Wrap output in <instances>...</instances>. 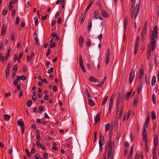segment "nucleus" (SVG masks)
<instances>
[{"instance_id":"f257e3e1","label":"nucleus","mask_w":159,"mask_h":159,"mask_svg":"<svg viewBox=\"0 0 159 159\" xmlns=\"http://www.w3.org/2000/svg\"><path fill=\"white\" fill-rule=\"evenodd\" d=\"M152 32V34L150 36V39L152 47V50L154 51L156 47V43L154 38H157L158 35L157 26L155 25L153 29V31Z\"/></svg>"},{"instance_id":"f03ea898","label":"nucleus","mask_w":159,"mask_h":159,"mask_svg":"<svg viewBox=\"0 0 159 159\" xmlns=\"http://www.w3.org/2000/svg\"><path fill=\"white\" fill-rule=\"evenodd\" d=\"M111 134L110 133L109 137L110 139L108 141V148L107 159H113V150H114V143L112 142L111 137Z\"/></svg>"},{"instance_id":"7ed1b4c3","label":"nucleus","mask_w":159,"mask_h":159,"mask_svg":"<svg viewBox=\"0 0 159 159\" xmlns=\"http://www.w3.org/2000/svg\"><path fill=\"white\" fill-rule=\"evenodd\" d=\"M100 140L99 141V149L102 150V145H104L105 143V139L103 136H101V133L100 134Z\"/></svg>"},{"instance_id":"20e7f679","label":"nucleus","mask_w":159,"mask_h":159,"mask_svg":"<svg viewBox=\"0 0 159 159\" xmlns=\"http://www.w3.org/2000/svg\"><path fill=\"white\" fill-rule=\"evenodd\" d=\"M110 56V51L109 48H108L107 50V53L106 55L105 62L106 66L108 65L109 61Z\"/></svg>"},{"instance_id":"39448f33","label":"nucleus","mask_w":159,"mask_h":159,"mask_svg":"<svg viewBox=\"0 0 159 159\" xmlns=\"http://www.w3.org/2000/svg\"><path fill=\"white\" fill-rule=\"evenodd\" d=\"M79 65L83 72H86V70L84 67V65L83 63V58L82 56L80 55L79 57Z\"/></svg>"},{"instance_id":"423d86ee","label":"nucleus","mask_w":159,"mask_h":159,"mask_svg":"<svg viewBox=\"0 0 159 159\" xmlns=\"http://www.w3.org/2000/svg\"><path fill=\"white\" fill-rule=\"evenodd\" d=\"M146 128L143 127V131L142 136L143 138V141L145 142H146V139L147 137V130Z\"/></svg>"},{"instance_id":"0eeeda50","label":"nucleus","mask_w":159,"mask_h":159,"mask_svg":"<svg viewBox=\"0 0 159 159\" xmlns=\"http://www.w3.org/2000/svg\"><path fill=\"white\" fill-rule=\"evenodd\" d=\"M134 74V70H132L131 73L129 74V83H131L132 82L133 80V78Z\"/></svg>"},{"instance_id":"6e6552de","label":"nucleus","mask_w":159,"mask_h":159,"mask_svg":"<svg viewBox=\"0 0 159 159\" xmlns=\"http://www.w3.org/2000/svg\"><path fill=\"white\" fill-rule=\"evenodd\" d=\"M121 98H120V94H119L118 98H117V104H116V110L117 111H118V110L119 109V105L121 102Z\"/></svg>"},{"instance_id":"1a4fd4ad","label":"nucleus","mask_w":159,"mask_h":159,"mask_svg":"<svg viewBox=\"0 0 159 159\" xmlns=\"http://www.w3.org/2000/svg\"><path fill=\"white\" fill-rule=\"evenodd\" d=\"M147 30H142V32L141 39L143 41L146 38Z\"/></svg>"},{"instance_id":"9d476101","label":"nucleus","mask_w":159,"mask_h":159,"mask_svg":"<svg viewBox=\"0 0 159 159\" xmlns=\"http://www.w3.org/2000/svg\"><path fill=\"white\" fill-rule=\"evenodd\" d=\"M154 147H156L158 145V138L157 135L155 134L154 136Z\"/></svg>"},{"instance_id":"9b49d317","label":"nucleus","mask_w":159,"mask_h":159,"mask_svg":"<svg viewBox=\"0 0 159 159\" xmlns=\"http://www.w3.org/2000/svg\"><path fill=\"white\" fill-rule=\"evenodd\" d=\"M36 144L38 148H41L42 150H44L45 149L46 147L43 144H41L39 142L37 141L36 142Z\"/></svg>"},{"instance_id":"f8f14e48","label":"nucleus","mask_w":159,"mask_h":159,"mask_svg":"<svg viewBox=\"0 0 159 159\" xmlns=\"http://www.w3.org/2000/svg\"><path fill=\"white\" fill-rule=\"evenodd\" d=\"M143 74V70L142 68H141V69H140L139 70V78L140 80H141L142 79Z\"/></svg>"},{"instance_id":"ddd939ff","label":"nucleus","mask_w":159,"mask_h":159,"mask_svg":"<svg viewBox=\"0 0 159 159\" xmlns=\"http://www.w3.org/2000/svg\"><path fill=\"white\" fill-rule=\"evenodd\" d=\"M101 14L102 15L103 17L107 18H108L109 16L108 14L106 11L104 10L101 11Z\"/></svg>"},{"instance_id":"4468645a","label":"nucleus","mask_w":159,"mask_h":159,"mask_svg":"<svg viewBox=\"0 0 159 159\" xmlns=\"http://www.w3.org/2000/svg\"><path fill=\"white\" fill-rule=\"evenodd\" d=\"M149 121V116H148L147 117V118L145 122L144 125L143 127L147 128L148 125V123Z\"/></svg>"},{"instance_id":"2eb2a0df","label":"nucleus","mask_w":159,"mask_h":159,"mask_svg":"<svg viewBox=\"0 0 159 159\" xmlns=\"http://www.w3.org/2000/svg\"><path fill=\"white\" fill-rule=\"evenodd\" d=\"M128 19L127 18H125L124 21V28L125 30L127 28V24H128Z\"/></svg>"},{"instance_id":"dca6fc26","label":"nucleus","mask_w":159,"mask_h":159,"mask_svg":"<svg viewBox=\"0 0 159 159\" xmlns=\"http://www.w3.org/2000/svg\"><path fill=\"white\" fill-rule=\"evenodd\" d=\"M84 39L82 36H80L79 38V45L81 48L82 47Z\"/></svg>"},{"instance_id":"f3484780","label":"nucleus","mask_w":159,"mask_h":159,"mask_svg":"<svg viewBox=\"0 0 159 159\" xmlns=\"http://www.w3.org/2000/svg\"><path fill=\"white\" fill-rule=\"evenodd\" d=\"M100 112L99 114H98L96 115V116L94 119L95 123H97L98 122L100 121Z\"/></svg>"},{"instance_id":"a211bd4d","label":"nucleus","mask_w":159,"mask_h":159,"mask_svg":"<svg viewBox=\"0 0 159 159\" xmlns=\"http://www.w3.org/2000/svg\"><path fill=\"white\" fill-rule=\"evenodd\" d=\"M6 30V26H5L3 25L1 29V34L2 36H3Z\"/></svg>"},{"instance_id":"6ab92c4d","label":"nucleus","mask_w":159,"mask_h":159,"mask_svg":"<svg viewBox=\"0 0 159 159\" xmlns=\"http://www.w3.org/2000/svg\"><path fill=\"white\" fill-rule=\"evenodd\" d=\"M89 80L90 82H99L100 80H98L93 77L91 76L89 77Z\"/></svg>"},{"instance_id":"aec40b11","label":"nucleus","mask_w":159,"mask_h":159,"mask_svg":"<svg viewBox=\"0 0 159 159\" xmlns=\"http://www.w3.org/2000/svg\"><path fill=\"white\" fill-rule=\"evenodd\" d=\"M94 17L96 19H98L99 17L98 12L97 10H95L93 13Z\"/></svg>"},{"instance_id":"412c9836","label":"nucleus","mask_w":159,"mask_h":159,"mask_svg":"<svg viewBox=\"0 0 159 159\" xmlns=\"http://www.w3.org/2000/svg\"><path fill=\"white\" fill-rule=\"evenodd\" d=\"M89 104L91 106L93 107L95 106V103L92 99L91 98L88 99Z\"/></svg>"},{"instance_id":"4be33fe9","label":"nucleus","mask_w":159,"mask_h":159,"mask_svg":"<svg viewBox=\"0 0 159 159\" xmlns=\"http://www.w3.org/2000/svg\"><path fill=\"white\" fill-rule=\"evenodd\" d=\"M86 12H85L84 14H82L81 16V21L80 23L82 25V24L84 22V20L86 17Z\"/></svg>"},{"instance_id":"5701e85b","label":"nucleus","mask_w":159,"mask_h":159,"mask_svg":"<svg viewBox=\"0 0 159 159\" xmlns=\"http://www.w3.org/2000/svg\"><path fill=\"white\" fill-rule=\"evenodd\" d=\"M4 120L5 121H8L10 118V116L7 114H5L3 116Z\"/></svg>"},{"instance_id":"b1692460","label":"nucleus","mask_w":159,"mask_h":159,"mask_svg":"<svg viewBox=\"0 0 159 159\" xmlns=\"http://www.w3.org/2000/svg\"><path fill=\"white\" fill-rule=\"evenodd\" d=\"M156 76L155 75H154L152 77L151 83L152 85V86H154L156 83Z\"/></svg>"},{"instance_id":"393cba45","label":"nucleus","mask_w":159,"mask_h":159,"mask_svg":"<svg viewBox=\"0 0 159 159\" xmlns=\"http://www.w3.org/2000/svg\"><path fill=\"white\" fill-rule=\"evenodd\" d=\"M142 87V84H140V85L138 86L137 93L138 95H139L140 93Z\"/></svg>"},{"instance_id":"a878e982","label":"nucleus","mask_w":159,"mask_h":159,"mask_svg":"<svg viewBox=\"0 0 159 159\" xmlns=\"http://www.w3.org/2000/svg\"><path fill=\"white\" fill-rule=\"evenodd\" d=\"M17 125L20 126H21V127H24V123L23 121H20V120H18L17 121Z\"/></svg>"},{"instance_id":"bb28decb","label":"nucleus","mask_w":159,"mask_h":159,"mask_svg":"<svg viewBox=\"0 0 159 159\" xmlns=\"http://www.w3.org/2000/svg\"><path fill=\"white\" fill-rule=\"evenodd\" d=\"M151 118L152 120H155L156 119V116L154 111L151 112Z\"/></svg>"},{"instance_id":"cd10ccee","label":"nucleus","mask_w":159,"mask_h":159,"mask_svg":"<svg viewBox=\"0 0 159 159\" xmlns=\"http://www.w3.org/2000/svg\"><path fill=\"white\" fill-rule=\"evenodd\" d=\"M152 99L153 103L155 104L156 103V96L154 93H153L152 95Z\"/></svg>"},{"instance_id":"c85d7f7f","label":"nucleus","mask_w":159,"mask_h":159,"mask_svg":"<svg viewBox=\"0 0 159 159\" xmlns=\"http://www.w3.org/2000/svg\"><path fill=\"white\" fill-rule=\"evenodd\" d=\"M123 106H121V110L120 111V115L119 116V117H118V118L119 119H121V117H122V113H123Z\"/></svg>"},{"instance_id":"c756f323","label":"nucleus","mask_w":159,"mask_h":159,"mask_svg":"<svg viewBox=\"0 0 159 159\" xmlns=\"http://www.w3.org/2000/svg\"><path fill=\"white\" fill-rule=\"evenodd\" d=\"M91 42L90 40L89 39H88L86 42V46H87L88 48L91 45Z\"/></svg>"},{"instance_id":"7c9ffc66","label":"nucleus","mask_w":159,"mask_h":159,"mask_svg":"<svg viewBox=\"0 0 159 159\" xmlns=\"http://www.w3.org/2000/svg\"><path fill=\"white\" fill-rule=\"evenodd\" d=\"M131 91L127 93V94L125 96V100H128L129 99V97H130V95H131Z\"/></svg>"},{"instance_id":"2f4dec72","label":"nucleus","mask_w":159,"mask_h":159,"mask_svg":"<svg viewBox=\"0 0 159 159\" xmlns=\"http://www.w3.org/2000/svg\"><path fill=\"white\" fill-rule=\"evenodd\" d=\"M140 152L139 151H138L136 152V154L134 159H139L140 157Z\"/></svg>"},{"instance_id":"473e14b6","label":"nucleus","mask_w":159,"mask_h":159,"mask_svg":"<svg viewBox=\"0 0 159 159\" xmlns=\"http://www.w3.org/2000/svg\"><path fill=\"white\" fill-rule=\"evenodd\" d=\"M25 151L26 154L27 155L28 158H30V153L29 151L26 148H25Z\"/></svg>"},{"instance_id":"72a5a7b5","label":"nucleus","mask_w":159,"mask_h":159,"mask_svg":"<svg viewBox=\"0 0 159 159\" xmlns=\"http://www.w3.org/2000/svg\"><path fill=\"white\" fill-rule=\"evenodd\" d=\"M92 23L91 21H90L88 23V25L87 26V29L89 31H90L92 26Z\"/></svg>"},{"instance_id":"f704fd0d","label":"nucleus","mask_w":159,"mask_h":159,"mask_svg":"<svg viewBox=\"0 0 159 159\" xmlns=\"http://www.w3.org/2000/svg\"><path fill=\"white\" fill-rule=\"evenodd\" d=\"M139 36H137L136 39L135 41V44H137L139 45Z\"/></svg>"},{"instance_id":"c9c22d12","label":"nucleus","mask_w":159,"mask_h":159,"mask_svg":"<svg viewBox=\"0 0 159 159\" xmlns=\"http://www.w3.org/2000/svg\"><path fill=\"white\" fill-rule=\"evenodd\" d=\"M15 33L14 32H12L11 34V39L12 40H13L15 38Z\"/></svg>"},{"instance_id":"e433bc0d","label":"nucleus","mask_w":159,"mask_h":159,"mask_svg":"<svg viewBox=\"0 0 159 159\" xmlns=\"http://www.w3.org/2000/svg\"><path fill=\"white\" fill-rule=\"evenodd\" d=\"M138 101V97H135L133 101V104L134 106H135Z\"/></svg>"},{"instance_id":"4c0bfd02","label":"nucleus","mask_w":159,"mask_h":159,"mask_svg":"<svg viewBox=\"0 0 159 159\" xmlns=\"http://www.w3.org/2000/svg\"><path fill=\"white\" fill-rule=\"evenodd\" d=\"M93 1H92L91 2H90L89 4L87 6L86 9V12H85L86 13V12L88 11L89 10V9L90 8V7H91Z\"/></svg>"},{"instance_id":"58836bf2","label":"nucleus","mask_w":159,"mask_h":159,"mask_svg":"<svg viewBox=\"0 0 159 159\" xmlns=\"http://www.w3.org/2000/svg\"><path fill=\"white\" fill-rule=\"evenodd\" d=\"M139 9H135V11H134V19H135L136 17L137 14L139 13Z\"/></svg>"},{"instance_id":"ea45409f","label":"nucleus","mask_w":159,"mask_h":159,"mask_svg":"<svg viewBox=\"0 0 159 159\" xmlns=\"http://www.w3.org/2000/svg\"><path fill=\"white\" fill-rule=\"evenodd\" d=\"M110 126L109 124H106L105 125V130L106 131H107L109 129V127Z\"/></svg>"},{"instance_id":"a19ab883","label":"nucleus","mask_w":159,"mask_h":159,"mask_svg":"<svg viewBox=\"0 0 159 159\" xmlns=\"http://www.w3.org/2000/svg\"><path fill=\"white\" fill-rule=\"evenodd\" d=\"M86 94L88 98H90L91 96L90 95V93L89 92L88 90L87 89H86Z\"/></svg>"},{"instance_id":"79ce46f5","label":"nucleus","mask_w":159,"mask_h":159,"mask_svg":"<svg viewBox=\"0 0 159 159\" xmlns=\"http://www.w3.org/2000/svg\"><path fill=\"white\" fill-rule=\"evenodd\" d=\"M114 97V96L112 95L111 98L109 105H112L113 103V100Z\"/></svg>"},{"instance_id":"37998d69","label":"nucleus","mask_w":159,"mask_h":159,"mask_svg":"<svg viewBox=\"0 0 159 159\" xmlns=\"http://www.w3.org/2000/svg\"><path fill=\"white\" fill-rule=\"evenodd\" d=\"M133 146H132V147H131V148L130 150V154L129 155L130 157H132V155L133 152Z\"/></svg>"},{"instance_id":"c03bdc74","label":"nucleus","mask_w":159,"mask_h":159,"mask_svg":"<svg viewBox=\"0 0 159 159\" xmlns=\"http://www.w3.org/2000/svg\"><path fill=\"white\" fill-rule=\"evenodd\" d=\"M147 26H148V24H147V21H146L145 23V24L143 27V30H147Z\"/></svg>"},{"instance_id":"a18cd8bd","label":"nucleus","mask_w":159,"mask_h":159,"mask_svg":"<svg viewBox=\"0 0 159 159\" xmlns=\"http://www.w3.org/2000/svg\"><path fill=\"white\" fill-rule=\"evenodd\" d=\"M32 103V101L31 100H29L27 103L28 106L30 107L31 106Z\"/></svg>"},{"instance_id":"49530a36","label":"nucleus","mask_w":159,"mask_h":159,"mask_svg":"<svg viewBox=\"0 0 159 159\" xmlns=\"http://www.w3.org/2000/svg\"><path fill=\"white\" fill-rule=\"evenodd\" d=\"M153 155H157L156 147L154 148L153 149Z\"/></svg>"},{"instance_id":"de8ad7c7","label":"nucleus","mask_w":159,"mask_h":159,"mask_svg":"<svg viewBox=\"0 0 159 159\" xmlns=\"http://www.w3.org/2000/svg\"><path fill=\"white\" fill-rule=\"evenodd\" d=\"M34 23L35 25L37 26L38 25V19L37 18L35 17L34 19Z\"/></svg>"},{"instance_id":"09e8293b","label":"nucleus","mask_w":159,"mask_h":159,"mask_svg":"<svg viewBox=\"0 0 159 159\" xmlns=\"http://www.w3.org/2000/svg\"><path fill=\"white\" fill-rule=\"evenodd\" d=\"M97 131H95V133H94V141H93V142L94 143H95L96 140V139H97V136H96V134L97 133Z\"/></svg>"},{"instance_id":"8fccbe9b","label":"nucleus","mask_w":159,"mask_h":159,"mask_svg":"<svg viewBox=\"0 0 159 159\" xmlns=\"http://www.w3.org/2000/svg\"><path fill=\"white\" fill-rule=\"evenodd\" d=\"M19 19V16H17L15 20V24L16 25H17L18 24Z\"/></svg>"},{"instance_id":"3c124183","label":"nucleus","mask_w":159,"mask_h":159,"mask_svg":"<svg viewBox=\"0 0 159 159\" xmlns=\"http://www.w3.org/2000/svg\"><path fill=\"white\" fill-rule=\"evenodd\" d=\"M7 11L5 9H3L2 11V14L3 16H5L7 12Z\"/></svg>"},{"instance_id":"603ef678","label":"nucleus","mask_w":159,"mask_h":159,"mask_svg":"<svg viewBox=\"0 0 159 159\" xmlns=\"http://www.w3.org/2000/svg\"><path fill=\"white\" fill-rule=\"evenodd\" d=\"M12 2H10L9 4V8H10V10H11L13 8V5H12Z\"/></svg>"},{"instance_id":"864d4df0","label":"nucleus","mask_w":159,"mask_h":159,"mask_svg":"<svg viewBox=\"0 0 159 159\" xmlns=\"http://www.w3.org/2000/svg\"><path fill=\"white\" fill-rule=\"evenodd\" d=\"M55 43H53L51 44L49 46V47L50 48H55Z\"/></svg>"},{"instance_id":"5fc2aeb1","label":"nucleus","mask_w":159,"mask_h":159,"mask_svg":"<svg viewBox=\"0 0 159 159\" xmlns=\"http://www.w3.org/2000/svg\"><path fill=\"white\" fill-rule=\"evenodd\" d=\"M5 73H6V77L7 78L9 76V70L6 69V71H5Z\"/></svg>"},{"instance_id":"6e6d98bb","label":"nucleus","mask_w":159,"mask_h":159,"mask_svg":"<svg viewBox=\"0 0 159 159\" xmlns=\"http://www.w3.org/2000/svg\"><path fill=\"white\" fill-rule=\"evenodd\" d=\"M147 54H151V48H149V45L148 46V50L147 52Z\"/></svg>"},{"instance_id":"4d7b16f0","label":"nucleus","mask_w":159,"mask_h":159,"mask_svg":"<svg viewBox=\"0 0 159 159\" xmlns=\"http://www.w3.org/2000/svg\"><path fill=\"white\" fill-rule=\"evenodd\" d=\"M107 98H108V97H106L105 98L103 101L102 102V105H103L106 104V102L107 100Z\"/></svg>"},{"instance_id":"13d9d810","label":"nucleus","mask_w":159,"mask_h":159,"mask_svg":"<svg viewBox=\"0 0 159 159\" xmlns=\"http://www.w3.org/2000/svg\"><path fill=\"white\" fill-rule=\"evenodd\" d=\"M11 62L10 61H9L8 63L7 69H6L9 70V69L11 67Z\"/></svg>"},{"instance_id":"bf43d9fd","label":"nucleus","mask_w":159,"mask_h":159,"mask_svg":"<svg viewBox=\"0 0 159 159\" xmlns=\"http://www.w3.org/2000/svg\"><path fill=\"white\" fill-rule=\"evenodd\" d=\"M53 71V68L52 67H51L50 69L48 71V74H50Z\"/></svg>"},{"instance_id":"052dcab7","label":"nucleus","mask_w":159,"mask_h":159,"mask_svg":"<svg viewBox=\"0 0 159 159\" xmlns=\"http://www.w3.org/2000/svg\"><path fill=\"white\" fill-rule=\"evenodd\" d=\"M48 52H46V55L48 57L49 54L51 53V50L49 48L48 49Z\"/></svg>"},{"instance_id":"680f3d73","label":"nucleus","mask_w":159,"mask_h":159,"mask_svg":"<svg viewBox=\"0 0 159 159\" xmlns=\"http://www.w3.org/2000/svg\"><path fill=\"white\" fill-rule=\"evenodd\" d=\"M16 11L14 9L12 11V17H14L15 15Z\"/></svg>"},{"instance_id":"e2e57ef3","label":"nucleus","mask_w":159,"mask_h":159,"mask_svg":"<svg viewBox=\"0 0 159 159\" xmlns=\"http://www.w3.org/2000/svg\"><path fill=\"white\" fill-rule=\"evenodd\" d=\"M26 79V77L24 76V75H22L21 76V80H25Z\"/></svg>"},{"instance_id":"0e129e2a","label":"nucleus","mask_w":159,"mask_h":159,"mask_svg":"<svg viewBox=\"0 0 159 159\" xmlns=\"http://www.w3.org/2000/svg\"><path fill=\"white\" fill-rule=\"evenodd\" d=\"M140 6V2L139 3H137L135 9H139Z\"/></svg>"},{"instance_id":"69168bd1","label":"nucleus","mask_w":159,"mask_h":159,"mask_svg":"<svg viewBox=\"0 0 159 159\" xmlns=\"http://www.w3.org/2000/svg\"><path fill=\"white\" fill-rule=\"evenodd\" d=\"M17 69V66L15 65L13 67V70L15 71H16Z\"/></svg>"},{"instance_id":"338daca9","label":"nucleus","mask_w":159,"mask_h":159,"mask_svg":"<svg viewBox=\"0 0 159 159\" xmlns=\"http://www.w3.org/2000/svg\"><path fill=\"white\" fill-rule=\"evenodd\" d=\"M18 54H15L14 57V58L15 61H16L17 60V59L18 58Z\"/></svg>"},{"instance_id":"774afa93","label":"nucleus","mask_w":159,"mask_h":159,"mask_svg":"<svg viewBox=\"0 0 159 159\" xmlns=\"http://www.w3.org/2000/svg\"><path fill=\"white\" fill-rule=\"evenodd\" d=\"M61 8L62 9L64 7V1H62L61 2Z\"/></svg>"}]
</instances>
